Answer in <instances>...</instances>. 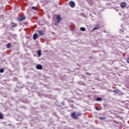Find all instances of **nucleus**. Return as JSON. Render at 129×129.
<instances>
[{
  "label": "nucleus",
  "mask_w": 129,
  "mask_h": 129,
  "mask_svg": "<svg viewBox=\"0 0 129 129\" xmlns=\"http://www.w3.org/2000/svg\"><path fill=\"white\" fill-rule=\"evenodd\" d=\"M37 54H38V57H40V56L42 55L41 50H39L37 52Z\"/></svg>",
  "instance_id": "f8f14e48"
},
{
  "label": "nucleus",
  "mask_w": 129,
  "mask_h": 129,
  "mask_svg": "<svg viewBox=\"0 0 129 129\" xmlns=\"http://www.w3.org/2000/svg\"><path fill=\"white\" fill-rule=\"evenodd\" d=\"M82 113H79V112H78V113H77V115L78 117V116H81L82 115Z\"/></svg>",
  "instance_id": "a211bd4d"
},
{
  "label": "nucleus",
  "mask_w": 129,
  "mask_h": 129,
  "mask_svg": "<svg viewBox=\"0 0 129 129\" xmlns=\"http://www.w3.org/2000/svg\"><path fill=\"white\" fill-rule=\"evenodd\" d=\"M56 20H57L56 23H57V24H59V23H60V22L62 21V18L60 15H57L56 17Z\"/></svg>",
  "instance_id": "f03ea898"
},
{
  "label": "nucleus",
  "mask_w": 129,
  "mask_h": 129,
  "mask_svg": "<svg viewBox=\"0 0 129 129\" xmlns=\"http://www.w3.org/2000/svg\"><path fill=\"white\" fill-rule=\"evenodd\" d=\"M96 100H97V101H101L102 100V99L100 97H98V98H97Z\"/></svg>",
  "instance_id": "2eb2a0df"
},
{
  "label": "nucleus",
  "mask_w": 129,
  "mask_h": 129,
  "mask_svg": "<svg viewBox=\"0 0 129 129\" xmlns=\"http://www.w3.org/2000/svg\"><path fill=\"white\" fill-rule=\"evenodd\" d=\"M113 92L114 93H117L118 94H119V95L122 94V92H121V91H119V90L118 89L114 90Z\"/></svg>",
  "instance_id": "7ed1b4c3"
},
{
  "label": "nucleus",
  "mask_w": 129,
  "mask_h": 129,
  "mask_svg": "<svg viewBox=\"0 0 129 129\" xmlns=\"http://www.w3.org/2000/svg\"><path fill=\"white\" fill-rule=\"evenodd\" d=\"M36 68L38 70H42V69H43V67L41 64H37L36 67Z\"/></svg>",
  "instance_id": "39448f33"
},
{
  "label": "nucleus",
  "mask_w": 129,
  "mask_h": 129,
  "mask_svg": "<svg viewBox=\"0 0 129 129\" xmlns=\"http://www.w3.org/2000/svg\"><path fill=\"white\" fill-rule=\"evenodd\" d=\"M11 28L12 29H14V28H16L17 26H18V24L17 23H15L14 22H12L11 23Z\"/></svg>",
  "instance_id": "423d86ee"
},
{
  "label": "nucleus",
  "mask_w": 129,
  "mask_h": 129,
  "mask_svg": "<svg viewBox=\"0 0 129 129\" xmlns=\"http://www.w3.org/2000/svg\"><path fill=\"white\" fill-rule=\"evenodd\" d=\"M71 116L72 118H74V119H78V117L77 116V114H76V112H74L71 114Z\"/></svg>",
  "instance_id": "f257e3e1"
},
{
  "label": "nucleus",
  "mask_w": 129,
  "mask_h": 129,
  "mask_svg": "<svg viewBox=\"0 0 129 129\" xmlns=\"http://www.w3.org/2000/svg\"><path fill=\"white\" fill-rule=\"evenodd\" d=\"M24 20H26V17L25 16H23V17H20L18 19V21L19 22H22V21H24Z\"/></svg>",
  "instance_id": "0eeeda50"
},
{
  "label": "nucleus",
  "mask_w": 129,
  "mask_h": 129,
  "mask_svg": "<svg viewBox=\"0 0 129 129\" xmlns=\"http://www.w3.org/2000/svg\"><path fill=\"white\" fill-rule=\"evenodd\" d=\"M32 10H34V11H37V7H31Z\"/></svg>",
  "instance_id": "dca6fc26"
},
{
  "label": "nucleus",
  "mask_w": 129,
  "mask_h": 129,
  "mask_svg": "<svg viewBox=\"0 0 129 129\" xmlns=\"http://www.w3.org/2000/svg\"><path fill=\"white\" fill-rule=\"evenodd\" d=\"M70 7L71 8H74L75 7V3L73 1H71L69 2Z\"/></svg>",
  "instance_id": "20e7f679"
},
{
  "label": "nucleus",
  "mask_w": 129,
  "mask_h": 129,
  "mask_svg": "<svg viewBox=\"0 0 129 129\" xmlns=\"http://www.w3.org/2000/svg\"><path fill=\"white\" fill-rule=\"evenodd\" d=\"M38 34L39 36H43L44 35V32L42 31L39 30L38 31Z\"/></svg>",
  "instance_id": "9b49d317"
},
{
  "label": "nucleus",
  "mask_w": 129,
  "mask_h": 129,
  "mask_svg": "<svg viewBox=\"0 0 129 129\" xmlns=\"http://www.w3.org/2000/svg\"><path fill=\"white\" fill-rule=\"evenodd\" d=\"M122 26H123V24L121 25V28H122Z\"/></svg>",
  "instance_id": "393cba45"
},
{
  "label": "nucleus",
  "mask_w": 129,
  "mask_h": 129,
  "mask_svg": "<svg viewBox=\"0 0 129 129\" xmlns=\"http://www.w3.org/2000/svg\"><path fill=\"white\" fill-rule=\"evenodd\" d=\"M96 110H99V109H98V108H96Z\"/></svg>",
  "instance_id": "4be33fe9"
},
{
  "label": "nucleus",
  "mask_w": 129,
  "mask_h": 129,
  "mask_svg": "<svg viewBox=\"0 0 129 129\" xmlns=\"http://www.w3.org/2000/svg\"><path fill=\"white\" fill-rule=\"evenodd\" d=\"M4 70L3 69H0V72H1V73H4Z\"/></svg>",
  "instance_id": "6ab92c4d"
},
{
  "label": "nucleus",
  "mask_w": 129,
  "mask_h": 129,
  "mask_svg": "<svg viewBox=\"0 0 129 129\" xmlns=\"http://www.w3.org/2000/svg\"><path fill=\"white\" fill-rule=\"evenodd\" d=\"M80 30L82 31V32H85V31H86V29L84 27H81Z\"/></svg>",
  "instance_id": "4468645a"
},
{
  "label": "nucleus",
  "mask_w": 129,
  "mask_h": 129,
  "mask_svg": "<svg viewBox=\"0 0 129 129\" xmlns=\"http://www.w3.org/2000/svg\"><path fill=\"white\" fill-rule=\"evenodd\" d=\"M98 29H99V24L96 25V26L93 28V30H98Z\"/></svg>",
  "instance_id": "9d476101"
},
{
  "label": "nucleus",
  "mask_w": 129,
  "mask_h": 129,
  "mask_svg": "<svg viewBox=\"0 0 129 129\" xmlns=\"http://www.w3.org/2000/svg\"><path fill=\"white\" fill-rule=\"evenodd\" d=\"M127 62L129 63V58L127 59Z\"/></svg>",
  "instance_id": "412c9836"
},
{
  "label": "nucleus",
  "mask_w": 129,
  "mask_h": 129,
  "mask_svg": "<svg viewBox=\"0 0 129 129\" xmlns=\"http://www.w3.org/2000/svg\"><path fill=\"white\" fill-rule=\"evenodd\" d=\"M11 46H12V44H11V43H9L7 44V48H8V49H10Z\"/></svg>",
  "instance_id": "ddd939ff"
},
{
  "label": "nucleus",
  "mask_w": 129,
  "mask_h": 129,
  "mask_svg": "<svg viewBox=\"0 0 129 129\" xmlns=\"http://www.w3.org/2000/svg\"><path fill=\"white\" fill-rule=\"evenodd\" d=\"M37 38H38V34L35 33L33 34V39L37 40Z\"/></svg>",
  "instance_id": "1a4fd4ad"
},
{
  "label": "nucleus",
  "mask_w": 129,
  "mask_h": 129,
  "mask_svg": "<svg viewBox=\"0 0 129 129\" xmlns=\"http://www.w3.org/2000/svg\"><path fill=\"white\" fill-rule=\"evenodd\" d=\"M114 122H115V123H116V121L114 120Z\"/></svg>",
  "instance_id": "b1692460"
},
{
  "label": "nucleus",
  "mask_w": 129,
  "mask_h": 129,
  "mask_svg": "<svg viewBox=\"0 0 129 129\" xmlns=\"http://www.w3.org/2000/svg\"><path fill=\"white\" fill-rule=\"evenodd\" d=\"M121 8H125L126 7V3H122L120 4Z\"/></svg>",
  "instance_id": "6e6552de"
},
{
  "label": "nucleus",
  "mask_w": 129,
  "mask_h": 129,
  "mask_svg": "<svg viewBox=\"0 0 129 129\" xmlns=\"http://www.w3.org/2000/svg\"><path fill=\"white\" fill-rule=\"evenodd\" d=\"M4 118V116L2 114V113L0 112V119H3Z\"/></svg>",
  "instance_id": "f3484780"
},
{
  "label": "nucleus",
  "mask_w": 129,
  "mask_h": 129,
  "mask_svg": "<svg viewBox=\"0 0 129 129\" xmlns=\"http://www.w3.org/2000/svg\"><path fill=\"white\" fill-rule=\"evenodd\" d=\"M116 117H119V116H118L116 115Z\"/></svg>",
  "instance_id": "5701e85b"
},
{
  "label": "nucleus",
  "mask_w": 129,
  "mask_h": 129,
  "mask_svg": "<svg viewBox=\"0 0 129 129\" xmlns=\"http://www.w3.org/2000/svg\"><path fill=\"white\" fill-rule=\"evenodd\" d=\"M99 119H101V120H103V119H105V117H99Z\"/></svg>",
  "instance_id": "aec40b11"
}]
</instances>
